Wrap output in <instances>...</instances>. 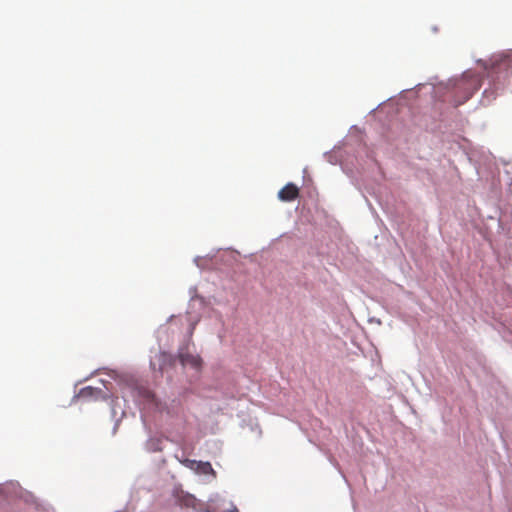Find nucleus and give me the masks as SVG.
<instances>
[{"label":"nucleus","instance_id":"f257e3e1","mask_svg":"<svg viewBox=\"0 0 512 512\" xmlns=\"http://www.w3.org/2000/svg\"><path fill=\"white\" fill-rule=\"evenodd\" d=\"M480 87L479 75L472 72L464 73L454 84L455 105L458 106L466 102Z\"/></svg>","mask_w":512,"mask_h":512},{"label":"nucleus","instance_id":"f03ea898","mask_svg":"<svg viewBox=\"0 0 512 512\" xmlns=\"http://www.w3.org/2000/svg\"><path fill=\"white\" fill-rule=\"evenodd\" d=\"M489 74L512 73V52L501 53L491 58Z\"/></svg>","mask_w":512,"mask_h":512},{"label":"nucleus","instance_id":"7ed1b4c3","mask_svg":"<svg viewBox=\"0 0 512 512\" xmlns=\"http://www.w3.org/2000/svg\"><path fill=\"white\" fill-rule=\"evenodd\" d=\"M299 196V188L293 184H286L279 192L278 198L284 202H290L298 198Z\"/></svg>","mask_w":512,"mask_h":512},{"label":"nucleus","instance_id":"20e7f679","mask_svg":"<svg viewBox=\"0 0 512 512\" xmlns=\"http://www.w3.org/2000/svg\"><path fill=\"white\" fill-rule=\"evenodd\" d=\"M194 471L198 474H211L213 476L216 475L210 462L198 461Z\"/></svg>","mask_w":512,"mask_h":512},{"label":"nucleus","instance_id":"39448f33","mask_svg":"<svg viewBox=\"0 0 512 512\" xmlns=\"http://www.w3.org/2000/svg\"><path fill=\"white\" fill-rule=\"evenodd\" d=\"M181 362L184 365L187 364V363H191L193 366L198 367L200 360L195 358V357H193V356L182 355L181 356Z\"/></svg>","mask_w":512,"mask_h":512},{"label":"nucleus","instance_id":"423d86ee","mask_svg":"<svg viewBox=\"0 0 512 512\" xmlns=\"http://www.w3.org/2000/svg\"><path fill=\"white\" fill-rule=\"evenodd\" d=\"M95 392H96V393H100V392H101V390H99V389H94V388H92V387H85V388H83V389L81 390V392H80V396H81L82 398L91 397V396H93V395H94V393H95Z\"/></svg>","mask_w":512,"mask_h":512},{"label":"nucleus","instance_id":"0eeeda50","mask_svg":"<svg viewBox=\"0 0 512 512\" xmlns=\"http://www.w3.org/2000/svg\"><path fill=\"white\" fill-rule=\"evenodd\" d=\"M198 461L196 460H191V459H185L184 461H182V463L189 469L191 470H195L196 468V464H197Z\"/></svg>","mask_w":512,"mask_h":512},{"label":"nucleus","instance_id":"6e6552de","mask_svg":"<svg viewBox=\"0 0 512 512\" xmlns=\"http://www.w3.org/2000/svg\"><path fill=\"white\" fill-rule=\"evenodd\" d=\"M147 398L150 399L152 402H154V400H155V396L151 392L147 393Z\"/></svg>","mask_w":512,"mask_h":512},{"label":"nucleus","instance_id":"1a4fd4ad","mask_svg":"<svg viewBox=\"0 0 512 512\" xmlns=\"http://www.w3.org/2000/svg\"><path fill=\"white\" fill-rule=\"evenodd\" d=\"M230 512H238V509L236 507H234V509L231 510Z\"/></svg>","mask_w":512,"mask_h":512}]
</instances>
